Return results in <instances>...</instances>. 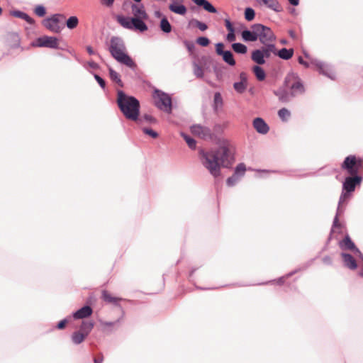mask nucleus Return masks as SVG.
<instances>
[{"label": "nucleus", "mask_w": 363, "mask_h": 363, "mask_svg": "<svg viewBox=\"0 0 363 363\" xmlns=\"http://www.w3.org/2000/svg\"><path fill=\"white\" fill-rule=\"evenodd\" d=\"M214 151L199 150V157L202 165L214 178L215 186L222 183V168L232 169L235 162V148L228 139L221 138L216 143Z\"/></svg>", "instance_id": "nucleus-1"}, {"label": "nucleus", "mask_w": 363, "mask_h": 363, "mask_svg": "<svg viewBox=\"0 0 363 363\" xmlns=\"http://www.w3.org/2000/svg\"><path fill=\"white\" fill-rule=\"evenodd\" d=\"M130 4L133 16H125L123 14H117L116 21L123 28L143 33L148 30V26L145 22L149 19L145 7L143 3L133 4L129 1L123 2V6L125 4Z\"/></svg>", "instance_id": "nucleus-2"}, {"label": "nucleus", "mask_w": 363, "mask_h": 363, "mask_svg": "<svg viewBox=\"0 0 363 363\" xmlns=\"http://www.w3.org/2000/svg\"><path fill=\"white\" fill-rule=\"evenodd\" d=\"M116 104L125 119L134 121L141 113L140 101L133 95L127 94L123 89L116 91Z\"/></svg>", "instance_id": "nucleus-3"}, {"label": "nucleus", "mask_w": 363, "mask_h": 363, "mask_svg": "<svg viewBox=\"0 0 363 363\" xmlns=\"http://www.w3.org/2000/svg\"><path fill=\"white\" fill-rule=\"evenodd\" d=\"M108 50L111 57L119 64L125 65L133 71L138 69V65L128 53L124 40L121 37L112 36Z\"/></svg>", "instance_id": "nucleus-4"}, {"label": "nucleus", "mask_w": 363, "mask_h": 363, "mask_svg": "<svg viewBox=\"0 0 363 363\" xmlns=\"http://www.w3.org/2000/svg\"><path fill=\"white\" fill-rule=\"evenodd\" d=\"M152 98L154 106L165 113L172 114L178 106L177 99L161 89L155 88L152 91Z\"/></svg>", "instance_id": "nucleus-5"}, {"label": "nucleus", "mask_w": 363, "mask_h": 363, "mask_svg": "<svg viewBox=\"0 0 363 363\" xmlns=\"http://www.w3.org/2000/svg\"><path fill=\"white\" fill-rule=\"evenodd\" d=\"M252 31L246 33V38L251 42H255L257 40L262 44L267 42H273L277 40V37L271 28L260 23H256L251 25Z\"/></svg>", "instance_id": "nucleus-6"}, {"label": "nucleus", "mask_w": 363, "mask_h": 363, "mask_svg": "<svg viewBox=\"0 0 363 363\" xmlns=\"http://www.w3.org/2000/svg\"><path fill=\"white\" fill-rule=\"evenodd\" d=\"M101 299L107 303H112L114 306L117 307L121 311V315L114 321H104V320H99L101 325L108 327V328L106 329V331L108 333H111L113 331V326H114L116 324L120 323L125 313L124 308H123V306H121L120 302L121 301H125L127 302L133 303L134 301L123 298L121 297L113 296L109 291H108L106 290L102 291ZM102 330L104 332L106 331L105 329H103Z\"/></svg>", "instance_id": "nucleus-7"}, {"label": "nucleus", "mask_w": 363, "mask_h": 363, "mask_svg": "<svg viewBox=\"0 0 363 363\" xmlns=\"http://www.w3.org/2000/svg\"><path fill=\"white\" fill-rule=\"evenodd\" d=\"M363 182V176L361 174H351L345 177L342 181V190L340 201L343 199L350 200L354 195L357 187H360Z\"/></svg>", "instance_id": "nucleus-8"}, {"label": "nucleus", "mask_w": 363, "mask_h": 363, "mask_svg": "<svg viewBox=\"0 0 363 363\" xmlns=\"http://www.w3.org/2000/svg\"><path fill=\"white\" fill-rule=\"evenodd\" d=\"M283 85L294 92L295 96L297 94H303L306 92V88L303 81L300 76L293 72H289L284 77Z\"/></svg>", "instance_id": "nucleus-9"}, {"label": "nucleus", "mask_w": 363, "mask_h": 363, "mask_svg": "<svg viewBox=\"0 0 363 363\" xmlns=\"http://www.w3.org/2000/svg\"><path fill=\"white\" fill-rule=\"evenodd\" d=\"M66 17L63 13H55L45 17L41 23L50 32L60 34L65 28V25H60V23Z\"/></svg>", "instance_id": "nucleus-10"}, {"label": "nucleus", "mask_w": 363, "mask_h": 363, "mask_svg": "<svg viewBox=\"0 0 363 363\" xmlns=\"http://www.w3.org/2000/svg\"><path fill=\"white\" fill-rule=\"evenodd\" d=\"M192 134L203 140H209L216 143L221 138L212 133L210 128L201 124H193L190 127Z\"/></svg>", "instance_id": "nucleus-11"}, {"label": "nucleus", "mask_w": 363, "mask_h": 363, "mask_svg": "<svg viewBox=\"0 0 363 363\" xmlns=\"http://www.w3.org/2000/svg\"><path fill=\"white\" fill-rule=\"evenodd\" d=\"M59 41L60 38L56 36L44 35L36 38L30 45L34 48L59 49Z\"/></svg>", "instance_id": "nucleus-12"}, {"label": "nucleus", "mask_w": 363, "mask_h": 363, "mask_svg": "<svg viewBox=\"0 0 363 363\" xmlns=\"http://www.w3.org/2000/svg\"><path fill=\"white\" fill-rule=\"evenodd\" d=\"M311 65L315 67L317 72L331 80L336 79V73L332 64L319 60L316 58L311 60Z\"/></svg>", "instance_id": "nucleus-13"}, {"label": "nucleus", "mask_w": 363, "mask_h": 363, "mask_svg": "<svg viewBox=\"0 0 363 363\" xmlns=\"http://www.w3.org/2000/svg\"><path fill=\"white\" fill-rule=\"evenodd\" d=\"M301 270V268H296V269L286 273L284 276L279 277L274 279L263 281V282L258 283V284H245V283H242V282H237V283L233 284L232 285L235 286H238V287H244V286H255V285L264 286V285H269V284H276L278 286H283L285 284L286 279L291 277L293 275L296 274Z\"/></svg>", "instance_id": "nucleus-14"}, {"label": "nucleus", "mask_w": 363, "mask_h": 363, "mask_svg": "<svg viewBox=\"0 0 363 363\" xmlns=\"http://www.w3.org/2000/svg\"><path fill=\"white\" fill-rule=\"evenodd\" d=\"M356 155H349L346 156L340 164V168L349 175L358 173V169L355 164Z\"/></svg>", "instance_id": "nucleus-15"}, {"label": "nucleus", "mask_w": 363, "mask_h": 363, "mask_svg": "<svg viewBox=\"0 0 363 363\" xmlns=\"http://www.w3.org/2000/svg\"><path fill=\"white\" fill-rule=\"evenodd\" d=\"M93 313L94 310L92 307H89L88 306H82L77 310L72 311L71 313V317L74 319V320H77L79 319L85 320L90 318Z\"/></svg>", "instance_id": "nucleus-16"}, {"label": "nucleus", "mask_w": 363, "mask_h": 363, "mask_svg": "<svg viewBox=\"0 0 363 363\" xmlns=\"http://www.w3.org/2000/svg\"><path fill=\"white\" fill-rule=\"evenodd\" d=\"M273 94L278 97L279 101L281 103L286 104L289 102L291 98H294L296 96L294 92L283 86L279 87L277 89L273 91Z\"/></svg>", "instance_id": "nucleus-17"}, {"label": "nucleus", "mask_w": 363, "mask_h": 363, "mask_svg": "<svg viewBox=\"0 0 363 363\" xmlns=\"http://www.w3.org/2000/svg\"><path fill=\"white\" fill-rule=\"evenodd\" d=\"M340 257L342 258V264L345 267L351 271L357 269V262L352 254L347 252H341Z\"/></svg>", "instance_id": "nucleus-18"}, {"label": "nucleus", "mask_w": 363, "mask_h": 363, "mask_svg": "<svg viewBox=\"0 0 363 363\" xmlns=\"http://www.w3.org/2000/svg\"><path fill=\"white\" fill-rule=\"evenodd\" d=\"M252 126L261 135H266L270 130L269 125L262 117L255 118L252 120Z\"/></svg>", "instance_id": "nucleus-19"}, {"label": "nucleus", "mask_w": 363, "mask_h": 363, "mask_svg": "<svg viewBox=\"0 0 363 363\" xmlns=\"http://www.w3.org/2000/svg\"><path fill=\"white\" fill-rule=\"evenodd\" d=\"M168 9L171 12L180 16H185L187 13V8L183 4V0H171Z\"/></svg>", "instance_id": "nucleus-20"}, {"label": "nucleus", "mask_w": 363, "mask_h": 363, "mask_svg": "<svg viewBox=\"0 0 363 363\" xmlns=\"http://www.w3.org/2000/svg\"><path fill=\"white\" fill-rule=\"evenodd\" d=\"M10 15L13 17L24 20L30 26H34L35 24V20L30 16L27 13L19 10V9H12L10 11Z\"/></svg>", "instance_id": "nucleus-21"}, {"label": "nucleus", "mask_w": 363, "mask_h": 363, "mask_svg": "<svg viewBox=\"0 0 363 363\" xmlns=\"http://www.w3.org/2000/svg\"><path fill=\"white\" fill-rule=\"evenodd\" d=\"M133 122H135L139 127H142L145 123L149 125H157L159 123L158 119L148 113H144L142 116L139 114L138 119L134 121Z\"/></svg>", "instance_id": "nucleus-22"}, {"label": "nucleus", "mask_w": 363, "mask_h": 363, "mask_svg": "<svg viewBox=\"0 0 363 363\" xmlns=\"http://www.w3.org/2000/svg\"><path fill=\"white\" fill-rule=\"evenodd\" d=\"M6 41L11 49H16L21 47V38L16 32L7 33Z\"/></svg>", "instance_id": "nucleus-23"}, {"label": "nucleus", "mask_w": 363, "mask_h": 363, "mask_svg": "<svg viewBox=\"0 0 363 363\" xmlns=\"http://www.w3.org/2000/svg\"><path fill=\"white\" fill-rule=\"evenodd\" d=\"M108 72V77L111 81L118 86L120 88H123L125 84L121 79V77L111 66L107 65Z\"/></svg>", "instance_id": "nucleus-24"}, {"label": "nucleus", "mask_w": 363, "mask_h": 363, "mask_svg": "<svg viewBox=\"0 0 363 363\" xmlns=\"http://www.w3.org/2000/svg\"><path fill=\"white\" fill-rule=\"evenodd\" d=\"M250 57L256 65H263L266 63V57L261 48L253 50Z\"/></svg>", "instance_id": "nucleus-25"}, {"label": "nucleus", "mask_w": 363, "mask_h": 363, "mask_svg": "<svg viewBox=\"0 0 363 363\" xmlns=\"http://www.w3.org/2000/svg\"><path fill=\"white\" fill-rule=\"evenodd\" d=\"M350 200L347 199H343L342 200V202L340 201V197L339 198L336 213L333 218V226H335L337 223H338V218L341 216H342L345 211V207L347 205Z\"/></svg>", "instance_id": "nucleus-26"}, {"label": "nucleus", "mask_w": 363, "mask_h": 363, "mask_svg": "<svg viewBox=\"0 0 363 363\" xmlns=\"http://www.w3.org/2000/svg\"><path fill=\"white\" fill-rule=\"evenodd\" d=\"M74 319L71 317V313L67 315L65 318L61 319L57 322L52 328L48 330V333H51L55 330H63L66 328L68 324H70Z\"/></svg>", "instance_id": "nucleus-27"}, {"label": "nucleus", "mask_w": 363, "mask_h": 363, "mask_svg": "<svg viewBox=\"0 0 363 363\" xmlns=\"http://www.w3.org/2000/svg\"><path fill=\"white\" fill-rule=\"evenodd\" d=\"M197 6L211 13H218V9L208 0H191Z\"/></svg>", "instance_id": "nucleus-28"}, {"label": "nucleus", "mask_w": 363, "mask_h": 363, "mask_svg": "<svg viewBox=\"0 0 363 363\" xmlns=\"http://www.w3.org/2000/svg\"><path fill=\"white\" fill-rule=\"evenodd\" d=\"M354 245L348 233H346L343 238L338 242V245L342 252L349 251Z\"/></svg>", "instance_id": "nucleus-29"}, {"label": "nucleus", "mask_w": 363, "mask_h": 363, "mask_svg": "<svg viewBox=\"0 0 363 363\" xmlns=\"http://www.w3.org/2000/svg\"><path fill=\"white\" fill-rule=\"evenodd\" d=\"M212 108L215 113H218L223 106V99L220 91H216L213 94Z\"/></svg>", "instance_id": "nucleus-30"}, {"label": "nucleus", "mask_w": 363, "mask_h": 363, "mask_svg": "<svg viewBox=\"0 0 363 363\" xmlns=\"http://www.w3.org/2000/svg\"><path fill=\"white\" fill-rule=\"evenodd\" d=\"M87 337L88 335L78 330H74L70 336L71 341L74 345H79L83 343Z\"/></svg>", "instance_id": "nucleus-31"}, {"label": "nucleus", "mask_w": 363, "mask_h": 363, "mask_svg": "<svg viewBox=\"0 0 363 363\" xmlns=\"http://www.w3.org/2000/svg\"><path fill=\"white\" fill-rule=\"evenodd\" d=\"M186 28L187 29L197 28L201 32H204L208 28V26L205 22L192 18L189 21Z\"/></svg>", "instance_id": "nucleus-32"}, {"label": "nucleus", "mask_w": 363, "mask_h": 363, "mask_svg": "<svg viewBox=\"0 0 363 363\" xmlns=\"http://www.w3.org/2000/svg\"><path fill=\"white\" fill-rule=\"evenodd\" d=\"M294 54V50L293 48H282L279 50L277 49L276 56H278L280 59L284 60H289L291 59Z\"/></svg>", "instance_id": "nucleus-33"}, {"label": "nucleus", "mask_w": 363, "mask_h": 363, "mask_svg": "<svg viewBox=\"0 0 363 363\" xmlns=\"http://www.w3.org/2000/svg\"><path fill=\"white\" fill-rule=\"evenodd\" d=\"M94 325L95 323L92 320H82L78 330L82 331L83 333L89 336L91 330L94 328Z\"/></svg>", "instance_id": "nucleus-34"}, {"label": "nucleus", "mask_w": 363, "mask_h": 363, "mask_svg": "<svg viewBox=\"0 0 363 363\" xmlns=\"http://www.w3.org/2000/svg\"><path fill=\"white\" fill-rule=\"evenodd\" d=\"M252 71L257 81L263 82L265 80L267 77V73L264 69L261 67V65H254L252 67Z\"/></svg>", "instance_id": "nucleus-35"}, {"label": "nucleus", "mask_w": 363, "mask_h": 363, "mask_svg": "<svg viewBox=\"0 0 363 363\" xmlns=\"http://www.w3.org/2000/svg\"><path fill=\"white\" fill-rule=\"evenodd\" d=\"M181 136L191 150H194L197 148V141L194 138L184 132H181Z\"/></svg>", "instance_id": "nucleus-36"}, {"label": "nucleus", "mask_w": 363, "mask_h": 363, "mask_svg": "<svg viewBox=\"0 0 363 363\" xmlns=\"http://www.w3.org/2000/svg\"><path fill=\"white\" fill-rule=\"evenodd\" d=\"M264 45L261 47L264 55H265L266 59H269L271 57V54L273 53L275 55L277 53V48L275 44L268 43L263 44Z\"/></svg>", "instance_id": "nucleus-37"}, {"label": "nucleus", "mask_w": 363, "mask_h": 363, "mask_svg": "<svg viewBox=\"0 0 363 363\" xmlns=\"http://www.w3.org/2000/svg\"><path fill=\"white\" fill-rule=\"evenodd\" d=\"M159 28L161 31H162L165 34H168L172 30V26L169 23L167 16H164L159 23Z\"/></svg>", "instance_id": "nucleus-38"}, {"label": "nucleus", "mask_w": 363, "mask_h": 363, "mask_svg": "<svg viewBox=\"0 0 363 363\" xmlns=\"http://www.w3.org/2000/svg\"><path fill=\"white\" fill-rule=\"evenodd\" d=\"M231 47L233 51L237 54L245 55L247 52V45L242 43L234 42L232 43Z\"/></svg>", "instance_id": "nucleus-39"}, {"label": "nucleus", "mask_w": 363, "mask_h": 363, "mask_svg": "<svg viewBox=\"0 0 363 363\" xmlns=\"http://www.w3.org/2000/svg\"><path fill=\"white\" fill-rule=\"evenodd\" d=\"M221 57L223 60L229 66L233 67L235 65L236 62L230 50H226Z\"/></svg>", "instance_id": "nucleus-40"}, {"label": "nucleus", "mask_w": 363, "mask_h": 363, "mask_svg": "<svg viewBox=\"0 0 363 363\" xmlns=\"http://www.w3.org/2000/svg\"><path fill=\"white\" fill-rule=\"evenodd\" d=\"M236 32L239 33L241 35L242 40L245 43H251V40H248L246 38V33L248 31H252V28H247V26L243 23H239L238 28L235 29Z\"/></svg>", "instance_id": "nucleus-41"}, {"label": "nucleus", "mask_w": 363, "mask_h": 363, "mask_svg": "<svg viewBox=\"0 0 363 363\" xmlns=\"http://www.w3.org/2000/svg\"><path fill=\"white\" fill-rule=\"evenodd\" d=\"M79 18L77 16H71L66 19L64 24L69 30L76 28L79 24Z\"/></svg>", "instance_id": "nucleus-42"}, {"label": "nucleus", "mask_w": 363, "mask_h": 363, "mask_svg": "<svg viewBox=\"0 0 363 363\" xmlns=\"http://www.w3.org/2000/svg\"><path fill=\"white\" fill-rule=\"evenodd\" d=\"M246 164L244 162L238 163L233 169V172L240 178L242 179L247 171Z\"/></svg>", "instance_id": "nucleus-43"}, {"label": "nucleus", "mask_w": 363, "mask_h": 363, "mask_svg": "<svg viewBox=\"0 0 363 363\" xmlns=\"http://www.w3.org/2000/svg\"><path fill=\"white\" fill-rule=\"evenodd\" d=\"M277 115L282 122H286L291 117V113L288 108L283 107L279 109Z\"/></svg>", "instance_id": "nucleus-44"}, {"label": "nucleus", "mask_w": 363, "mask_h": 363, "mask_svg": "<svg viewBox=\"0 0 363 363\" xmlns=\"http://www.w3.org/2000/svg\"><path fill=\"white\" fill-rule=\"evenodd\" d=\"M255 16L256 12L253 8H252L251 6L245 7L244 10V18L247 21H252L255 19Z\"/></svg>", "instance_id": "nucleus-45"}, {"label": "nucleus", "mask_w": 363, "mask_h": 363, "mask_svg": "<svg viewBox=\"0 0 363 363\" xmlns=\"http://www.w3.org/2000/svg\"><path fill=\"white\" fill-rule=\"evenodd\" d=\"M33 13L38 17L43 18L47 14V9L43 4H37L33 8Z\"/></svg>", "instance_id": "nucleus-46"}, {"label": "nucleus", "mask_w": 363, "mask_h": 363, "mask_svg": "<svg viewBox=\"0 0 363 363\" xmlns=\"http://www.w3.org/2000/svg\"><path fill=\"white\" fill-rule=\"evenodd\" d=\"M247 86L248 84L247 83L239 81L235 82L233 84V89L239 94H242L245 92L247 89Z\"/></svg>", "instance_id": "nucleus-47"}, {"label": "nucleus", "mask_w": 363, "mask_h": 363, "mask_svg": "<svg viewBox=\"0 0 363 363\" xmlns=\"http://www.w3.org/2000/svg\"><path fill=\"white\" fill-rule=\"evenodd\" d=\"M265 6L277 13L283 11V9L278 0H270V1H269L268 4L265 5Z\"/></svg>", "instance_id": "nucleus-48"}, {"label": "nucleus", "mask_w": 363, "mask_h": 363, "mask_svg": "<svg viewBox=\"0 0 363 363\" xmlns=\"http://www.w3.org/2000/svg\"><path fill=\"white\" fill-rule=\"evenodd\" d=\"M140 128L144 135H145L152 139H156L159 137L158 132L153 130L150 127L144 126V127H141Z\"/></svg>", "instance_id": "nucleus-49"}, {"label": "nucleus", "mask_w": 363, "mask_h": 363, "mask_svg": "<svg viewBox=\"0 0 363 363\" xmlns=\"http://www.w3.org/2000/svg\"><path fill=\"white\" fill-rule=\"evenodd\" d=\"M89 72L93 75V77H94L95 80L96 81V82L98 83L99 86L104 91H106L107 89L106 81L102 77H101L99 74H96V72H94L93 71H89Z\"/></svg>", "instance_id": "nucleus-50"}, {"label": "nucleus", "mask_w": 363, "mask_h": 363, "mask_svg": "<svg viewBox=\"0 0 363 363\" xmlns=\"http://www.w3.org/2000/svg\"><path fill=\"white\" fill-rule=\"evenodd\" d=\"M228 127V123H224L223 124L216 123L213 127V133H215L216 135L219 136L223 135L225 129Z\"/></svg>", "instance_id": "nucleus-51"}, {"label": "nucleus", "mask_w": 363, "mask_h": 363, "mask_svg": "<svg viewBox=\"0 0 363 363\" xmlns=\"http://www.w3.org/2000/svg\"><path fill=\"white\" fill-rule=\"evenodd\" d=\"M193 67H194V75L199 79H202L204 77V72L201 68L199 63L196 61H193Z\"/></svg>", "instance_id": "nucleus-52"}, {"label": "nucleus", "mask_w": 363, "mask_h": 363, "mask_svg": "<svg viewBox=\"0 0 363 363\" xmlns=\"http://www.w3.org/2000/svg\"><path fill=\"white\" fill-rule=\"evenodd\" d=\"M223 69L224 67L222 65L216 63L215 65H213V69L218 80H220L223 79Z\"/></svg>", "instance_id": "nucleus-53"}, {"label": "nucleus", "mask_w": 363, "mask_h": 363, "mask_svg": "<svg viewBox=\"0 0 363 363\" xmlns=\"http://www.w3.org/2000/svg\"><path fill=\"white\" fill-rule=\"evenodd\" d=\"M241 179H240L235 174V172L233 173V174L228 177L226 181H225V184H226V186L228 187H233V186H235L236 185V184Z\"/></svg>", "instance_id": "nucleus-54"}, {"label": "nucleus", "mask_w": 363, "mask_h": 363, "mask_svg": "<svg viewBox=\"0 0 363 363\" xmlns=\"http://www.w3.org/2000/svg\"><path fill=\"white\" fill-rule=\"evenodd\" d=\"M196 43L201 47H207L211 43V40L207 36H199L196 39Z\"/></svg>", "instance_id": "nucleus-55"}, {"label": "nucleus", "mask_w": 363, "mask_h": 363, "mask_svg": "<svg viewBox=\"0 0 363 363\" xmlns=\"http://www.w3.org/2000/svg\"><path fill=\"white\" fill-rule=\"evenodd\" d=\"M255 170L259 172H262V173L272 172V173L285 174V175L289 176V177H291L292 176L290 174L291 172H295L296 171V170H290V171L269 170V169H255Z\"/></svg>", "instance_id": "nucleus-56"}, {"label": "nucleus", "mask_w": 363, "mask_h": 363, "mask_svg": "<svg viewBox=\"0 0 363 363\" xmlns=\"http://www.w3.org/2000/svg\"><path fill=\"white\" fill-rule=\"evenodd\" d=\"M324 167H321L317 171H315V172H306V173H303V174H298V175H296L295 177H297V178H306V177H318V176H320V174H319V172L323 169Z\"/></svg>", "instance_id": "nucleus-57"}, {"label": "nucleus", "mask_w": 363, "mask_h": 363, "mask_svg": "<svg viewBox=\"0 0 363 363\" xmlns=\"http://www.w3.org/2000/svg\"><path fill=\"white\" fill-rule=\"evenodd\" d=\"M225 44L223 42H218L215 44V52L218 56H221L226 50H224Z\"/></svg>", "instance_id": "nucleus-58"}, {"label": "nucleus", "mask_w": 363, "mask_h": 363, "mask_svg": "<svg viewBox=\"0 0 363 363\" xmlns=\"http://www.w3.org/2000/svg\"><path fill=\"white\" fill-rule=\"evenodd\" d=\"M343 228H345V223L344 222H340V219L338 218V223L335 226H333V223H332V226L330 229H333V231L335 232V229H337V233L338 234H342V230Z\"/></svg>", "instance_id": "nucleus-59"}, {"label": "nucleus", "mask_w": 363, "mask_h": 363, "mask_svg": "<svg viewBox=\"0 0 363 363\" xmlns=\"http://www.w3.org/2000/svg\"><path fill=\"white\" fill-rule=\"evenodd\" d=\"M183 43L185 45V47L189 52L191 53L195 50L196 46H195L194 43H193L192 41H190L188 40H184L183 41Z\"/></svg>", "instance_id": "nucleus-60"}, {"label": "nucleus", "mask_w": 363, "mask_h": 363, "mask_svg": "<svg viewBox=\"0 0 363 363\" xmlns=\"http://www.w3.org/2000/svg\"><path fill=\"white\" fill-rule=\"evenodd\" d=\"M224 25L228 32L236 31L235 28L233 26V22L229 18H227L224 20Z\"/></svg>", "instance_id": "nucleus-61"}, {"label": "nucleus", "mask_w": 363, "mask_h": 363, "mask_svg": "<svg viewBox=\"0 0 363 363\" xmlns=\"http://www.w3.org/2000/svg\"><path fill=\"white\" fill-rule=\"evenodd\" d=\"M96 298L93 294H90L89 296L86 298L85 303L83 306H88L89 307H92L94 304Z\"/></svg>", "instance_id": "nucleus-62"}, {"label": "nucleus", "mask_w": 363, "mask_h": 363, "mask_svg": "<svg viewBox=\"0 0 363 363\" xmlns=\"http://www.w3.org/2000/svg\"><path fill=\"white\" fill-rule=\"evenodd\" d=\"M87 66L93 69H99L100 68L99 65L93 60L88 61L86 65H84L85 69H86Z\"/></svg>", "instance_id": "nucleus-63"}, {"label": "nucleus", "mask_w": 363, "mask_h": 363, "mask_svg": "<svg viewBox=\"0 0 363 363\" xmlns=\"http://www.w3.org/2000/svg\"><path fill=\"white\" fill-rule=\"evenodd\" d=\"M104 360V357L101 352H99L96 357H93L94 363H103Z\"/></svg>", "instance_id": "nucleus-64"}]
</instances>
